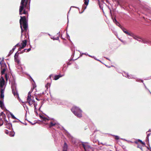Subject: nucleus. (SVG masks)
Returning <instances> with one entry per match:
<instances>
[{
  "label": "nucleus",
  "instance_id": "obj_1",
  "mask_svg": "<svg viewBox=\"0 0 151 151\" xmlns=\"http://www.w3.org/2000/svg\"><path fill=\"white\" fill-rule=\"evenodd\" d=\"M28 0H22L19 9L20 15L28 14V12L29 10V6L28 7L27 4Z\"/></svg>",
  "mask_w": 151,
  "mask_h": 151
},
{
  "label": "nucleus",
  "instance_id": "obj_2",
  "mask_svg": "<svg viewBox=\"0 0 151 151\" xmlns=\"http://www.w3.org/2000/svg\"><path fill=\"white\" fill-rule=\"evenodd\" d=\"M21 19H20V28L21 29V33L22 34L24 30L22 28V27L24 29V30L27 31L28 28L27 21L26 19V17L25 16H20ZM22 36V34L21 35V37Z\"/></svg>",
  "mask_w": 151,
  "mask_h": 151
},
{
  "label": "nucleus",
  "instance_id": "obj_3",
  "mask_svg": "<svg viewBox=\"0 0 151 151\" xmlns=\"http://www.w3.org/2000/svg\"><path fill=\"white\" fill-rule=\"evenodd\" d=\"M5 81L2 76L0 78V97L1 98H4V93L5 88L3 87L4 85Z\"/></svg>",
  "mask_w": 151,
  "mask_h": 151
},
{
  "label": "nucleus",
  "instance_id": "obj_4",
  "mask_svg": "<svg viewBox=\"0 0 151 151\" xmlns=\"http://www.w3.org/2000/svg\"><path fill=\"white\" fill-rule=\"evenodd\" d=\"M73 113L77 117L80 118L82 117V110L78 107L73 106L71 109Z\"/></svg>",
  "mask_w": 151,
  "mask_h": 151
},
{
  "label": "nucleus",
  "instance_id": "obj_5",
  "mask_svg": "<svg viewBox=\"0 0 151 151\" xmlns=\"http://www.w3.org/2000/svg\"><path fill=\"white\" fill-rule=\"evenodd\" d=\"M11 88L12 89V93L14 96L16 97H19V94L18 91L17 90V84L14 81L11 82Z\"/></svg>",
  "mask_w": 151,
  "mask_h": 151
},
{
  "label": "nucleus",
  "instance_id": "obj_6",
  "mask_svg": "<svg viewBox=\"0 0 151 151\" xmlns=\"http://www.w3.org/2000/svg\"><path fill=\"white\" fill-rule=\"evenodd\" d=\"M130 36L132 37L135 40H137L138 39L142 40L143 43L151 44V42L149 40L143 39L140 37L135 35L132 32H131V34Z\"/></svg>",
  "mask_w": 151,
  "mask_h": 151
},
{
  "label": "nucleus",
  "instance_id": "obj_7",
  "mask_svg": "<svg viewBox=\"0 0 151 151\" xmlns=\"http://www.w3.org/2000/svg\"><path fill=\"white\" fill-rule=\"evenodd\" d=\"M32 91H30L28 92L27 99V102L28 103L29 105L32 106V105L34 104L35 102V101L33 99L31 98V93Z\"/></svg>",
  "mask_w": 151,
  "mask_h": 151
},
{
  "label": "nucleus",
  "instance_id": "obj_8",
  "mask_svg": "<svg viewBox=\"0 0 151 151\" xmlns=\"http://www.w3.org/2000/svg\"><path fill=\"white\" fill-rule=\"evenodd\" d=\"M123 75L124 76H125L128 78H135V77L134 75H129L127 73H123Z\"/></svg>",
  "mask_w": 151,
  "mask_h": 151
},
{
  "label": "nucleus",
  "instance_id": "obj_9",
  "mask_svg": "<svg viewBox=\"0 0 151 151\" xmlns=\"http://www.w3.org/2000/svg\"><path fill=\"white\" fill-rule=\"evenodd\" d=\"M56 124H57L56 121L53 119H52V120H51L50 122V124L49 125V127H51L52 126H54Z\"/></svg>",
  "mask_w": 151,
  "mask_h": 151
},
{
  "label": "nucleus",
  "instance_id": "obj_10",
  "mask_svg": "<svg viewBox=\"0 0 151 151\" xmlns=\"http://www.w3.org/2000/svg\"><path fill=\"white\" fill-rule=\"evenodd\" d=\"M68 146L66 142H64L62 147V151H67Z\"/></svg>",
  "mask_w": 151,
  "mask_h": 151
},
{
  "label": "nucleus",
  "instance_id": "obj_11",
  "mask_svg": "<svg viewBox=\"0 0 151 151\" xmlns=\"http://www.w3.org/2000/svg\"><path fill=\"white\" fill-rule=\"evenodd\" d=\"M0 65H1V69H7L6 65L5 63L0 62Z\"/></svg>",
  "mask_w": 151,
  "mask_h": 151
},
{
  "label": "nucleus",
  "instance_id": "obj_12",
  "mask_svg": "<svg viewBox=\"0 0 151 151\" xmlns=\"http://www.w3.org/2000/svg\"><path fill=\"white\" fill-rule=\"evenodd\" d=\"M27 43V41L26 40H24L22 41V43L21 44V45H22V48H24V47L26 46Z\"/></svg>",
  "mask_w": 151,
  "mask_h": 151
},
{
  "label": "nucleus",
  "instance_id": "obj_13",
  "mask_svg": "<svg viewBox=\"0 0 151 151\" xmlns=\"http://www.w3.org/2000/svg\"><path fill=\"white\" fill-rule=\"evenodd\" d=\"M1 99H2L0 100V107L2 109H3L4 108V105L3 103V98H1Z\"/></svg>",
  "mask_w": 151,
  "mask_h": 151
},
{
  "label": "nucleus",
  "instance_id": "obj_14",
  "mask_svg": "<svg viewBox=\"0 0 151 151\" xmlns=\"http://www.w3.org/2000/svg\"><path fill=\"white\" fill-rule=\"evenodd\" d=\"M121 28L122 29L123 32L125 33L126 34H127V35H129V36L130 35V34H131V33L129 32L126 30V29L124 28L123 27H121Z\"/></svg>",
  "mask_w": 151,
  "mask_h": 151
},
{
  "label": "nucleus",
  "instance_id": "obj_15",
  "mask_svg": "<svg viewBox=\"0 0 151 151\" xmlns=\"http://www.w3.org/2000/svg\"><path fill=\"white\" fill-rule=\"evenodd\" d=\"M17 53H16L15 54L14 57V60L15 62L17 63L18 64L19 63V60L18 59V55H17Z\"/></svg>",
  "mask_w": 151,
  "mask_h": 151
},
{
  "label": "nucleus",
  "instance_id": "obj_16",
  "mask_svg": "<svg viewBox=\"0 0 151 151\" xmlns=\"http://www.w3.org/2000/svg\"><path fill=\"white\" fill-rule=\"evenodd\" d=\"M5 125L8 126L9 128H11L12 127V124L11 123H10L8 122H7L6 124H5Z\"/></svg>",
  "mask_w": 151,
  "mask_h": 151
},
{
  "label": "nucleus",
  "instance_id": "obj_17",
  "mask_svg": "<svg viewBox=\"0 0 151 151\" xmlns=\"http://www.w3.org/2000/svg\"><path fill=\"white\" fill-rule=\"evenodd\" d=\"M61 77L62 76H60L59 75H55L54 76V79L55 80H57Z\"/></svg>",
  "mask_w": 151,
  "mask_h": 151
},
{
  "label": "nucleus",
  "instance_id": "obj_18",
  "mask_svg": "<svg viewBox=\"0 0 151 151\" xmlns=\"http://www.w3.org/2000/svg\"><path fill=\"white\" fill-rule=\"evenodd\" d=\"M59 33H60V32H59L58 33H57V35H59V36H58L57 37H56V38H55L54 37H51V38L52 39H53L54 40H58L59 39Z\"/></svg>",
  "mask_w": 151,
  "mask_h": 151
},
{
  "label": "nucleus",
  "instance_id": "obj_19",
  "mask_svg": "<svg viewBox=\"0 0 151 151\" xmlns=\"http://www.w3.org/2000/svg\"><path fill=\"white\" fill-rule=\"evenodd\" d=\"M7 69H1V74L2 75H3L4 74L5 72Z\"/></svg>",
  "mask_w": 151,
  "mask_h": 151
},
{
  "label": "nucleus",
  "instance_id": "obj_20",
  "mask_svg": "<svg viewBox=\"0 0 151 151\" xmlns=\"http://www.w3.org/2000/svg\"><path fill=\"white\" fill-rule=\"evenodd\" d=\"M8 135L11 137H13L14 136V132L10 131Z\"/></svg>",
  "mask_w": 151,
  "mask_h": 151
},
{
  "label": "nucleus",
  "instance_id": "obj_21",
  "mask_svg": "<svg viewBox=\"0 0 151 151\" xmlns=\"http://www.w3.org/2000/svg\"><path fill=\"white\" fill-rule=\"evenodd\" d=\"M84 4L86 6L88 4L89 0H84Z\"/></svg>",
  "mask_w": 151,
  "mask_h": 151
},
{
  "label": "nucleus",
  "instance_id": "obj_22",
  "mask_svg": "<svg viewBox=\"0 0 151 151\" xmlns=\"http://www.w3.org/2000/svg\"><path fill=\"white\" fill-rule=\"evenodd\" d=\"M11 114V115L12 117V118H13V119H17V120H18L19 121H20L18 119H17L14 116V115L12 114Z\"/></svg>",
  "mask_w": 151,
  "mask_h": 151
},
{
  "label": "nucleus",
  "instance_id": "obj_23",
  "mask_svg": "<svg viewBox=\"0 0 151 151\" xmlns=\"http://www.w3.org/2000/svg\"><path fill=\"white\" fill-rule=\"evenodd\" d=\"M3 124V121L1 118H0V126Z\"/></svg>",
  "mask_w": 151,
  "mask_h": 151
},
{
  "label": "nucleus",
  "instance_id": "obj_24",
  "mask_svg": "<svg viewBox=\"0 0 151 151\" xmlns=\"http://www.w3.org/2000/svg\"><path fill=\"white\" fill-rule=\"evenodd\" d=\"M40 117L42 118V119L44 121H46V120H49V119H48L46 117H42L41 116H40Z\"/></svg>",
  "mask_w": 151,
  "mask_h": 151
},
{
  "label": "nucleus",
  "instance_id": "obj_25",
  "mask_svg": "<svg viewBox=\"0 0 151 151\" xmlns=\"http://www.w3.org/2000/svg\"><path fill=\"white\" fill-rule=\"evenodd\" d=\"M113 21L114 23H115V24H116V23H117V24H118L120 25V24L119 23V22L117 21L116 19L115 18L113 19Z\"/></svg>",
  "mask_w": 151,
  "mask_h": 151
},
{
  "label": "nucleus",
  "instance_id": "obj_26",
  "mask_svg": "<svg viewBox=\"0 0 151 151\" xmlns=\"http://www.w3.org/2000/svg\"><path fill=\"white\" fill-rule=\"evenodd\" d=\"M37 103H36L35 102L33 104V105H34V107L35 108V109H36V106H37Z\"/></svg>",
  "mask_w": 151,
  "mask_h": 151
},
{
  "label": "nucleus",
  "instance_id": "obj_27",
  "mask_svg": "<svg viewBox=\"0 0 151 151\" xmlns=\"http://www.w3.org/2000/svg\"><path fill=\"white\" fill-rule=\"evenodd\" d=\"M149 135H147L146 139V142L149 141Z\"/></svg>",
  "mask_w": 151,
  "mask_h": 151
},
{
  "label": "nucleus",
  "instance_id": "obj_28",
  "mask_svg": "<svg viewBox=\"0 0 151 151\" xmlns=\"http://www.w3.org/2000/svg\"><path fill=\"white\" fill-rule=\"evenodd\" d=\"M16 46H14L13 47V48H12V52H11V54H12V53L13 52V51H14V50L15 49V48H16Z\"/></svg>",
  "mask_w": 151,
  "mask_h": 151
},
{
  "label": "nucleus",
  "instance_id": "obj_29",
  "mask_svg": "<svg viewBox=\"0 0 151 151\" xmlns=\"http://www.w3.org/2000/svg\"><path fill=\"white\" fill-rule=\"evenodd\" d=\"M114 136L115 137V138L116 139H119V137L118 136L114 135Z\"/></svg>",
  "mask_w": 151,
  "mask_h": 151
},
{
  "label": "nucleus",
  "instance_id": "obj_30",
  "mask_svg": "<svg viewBox=\"0 0 151 151\" xmlns=\"http://www.w3.org/2000/svg\"><path fill=\"white\" fill-rule=\"evenodd\" d=\"M69 138L71 139L72 141H74V138H73V137L71 136L69 134Z\"/></svg>",
  "mask_w": 151,
  "mask_h": 151
},
{
  "label": "nucleus",
  "instance_id": "obj_31",
  "mask_svg": "<svg viewBox=\"0 0 151 151\" xmlns=\"http://www.w3.org/2000/svg\"><path fill=\"white\" fill-rule=\"evenodd\" d=\"M82 145H83V147L84 148V149L85 150H86V146L83 143Z\"/></svg>",
  "mask_w": 151,
  "mask_h": 151
},
{
  "label": "nucleus",
  "instance_id": "obj_32",
  "mask_svg": "<svg viewBox=\"0 0 151 151\" xmlns=\"http://www.w3.org/2000/svg\"><path fill=\"white\" fill-rule=\"evenodd\" d=\"M22 49H23V48H22V47L21 46L18 49V51L17 52V53L19 51H20Z\"/></svg>",
  "mask_w": 151,
  "mask_h": 151
},
{
  "label": "nucleus",
  "instance_id": "obj_33",
  "mask_svg": "<svg viewBox=\"0 0 151 151\" xmlns=\"http://www.w3.org/2000/svg\"><path fill=\"white\" fill-rule=\"evenodd\" d=\"M27 50V49H25L23 51H22L21 52H19L18 54L23 53L24 52H25L26 50Z\"/></svg>",
  "mask_w": 151,
  "mask_h": 151
},
{
  "label": "nucleus",
  "instance_id": "obj_34",
  "mask_svg": "<svg viewBox=\"0 0 151 151\" xmlns=\"http://www.w3.org/2000/svg\"><path fill=\"white\" fill-rule=\"evenodd\" d=\"M134 142H142V140H140V139H138V140H137V139H135V141H134Z\"/></svg>",
  "mask_w": 151,
  "mask_h": 151
},
{
  "label": "nucleus",
  "instance_id": "obj_35",
  "mask_svg": "<svg viewBox=\"0 0 151 151\" xmlns=\"http://www.w3.org/2000/svg\"><path fill=\"white\" fill-rule=\"evenodd\" d=\"M143 84L145 86V88L147 89L148 90L149 92L151 94V92H150V91L148 89V88H147V87H146V86H145V84H144V83H143Z\"/></svg>",
  "mask_w": 151,
  "mask_h": 151
},
{
  "label": "nucleus",
  "instance_id": "obj_36",
  "mask_svg": "<svg viewBox=\"0 0 151 151\" xmlns=\"http://www.w3.org/2000/svg\"><path fill=\"white\" fill-rule=\"evenodd\" d=\"M5 133L6 134H8L9 132L8 130H6L5 131Z\"/></svg>",
  "mask_w": 151,
  "mask_h": 151
},
{
  "label": "nucleus",
  "instance_id": "obj_37",
  "mask_svg": "<svg viewBox=\"0 0 151 151\" xmlns=\"http://www.w3.org/2000/svg\"><path fill=\"white\" fill-rule=\"evenodd\" d=\"M5 78L6 81H7L8 79H7V74H6L5 75Z\"/></svg>",
  "mask_w": 151,
  "mask_h": 151
},
{
  "label": "nucleus",
  "instance_id": "obj_38",
  "mask_svg": "<svg viewBox=\"0 0 151 151\" xmlns=\"http://www.w3.org/2000/svg\"><path fill=\"white\" fill-rule=\"evenodd\" d=\"M19 45L20 46H21V44H19V43H17V45H16L15 46H16V47L17 46Z\"/></svg>",
  "mask_w": 151,
  "mask_h": 151
},
{
  "label": "nucleus",
  "instance_id": "obj_39",
  "mask_svg": "<svg viewBox=\"0 0 151 151\" xmlns=\"http://www.w3.org/2000/svg\"><path fill=\"white\" fill-rule=\"evenodd\" d=\"M27 51H26V52H29V51H30L31 50V48H28V49H27Z\"/></svg>",
  "mask_w": 151,
  "mask_h": 151
},
{
  "label": "nucleus",
  "instance_id": "obj_40",
  "mask_svg": "<svg viewBox=\"0 0 151 151\" xmlns=\"http://www.w3.org/2000/svg\"><path fill=\"white\" fill-rule=\"evenodd\" d=\"M116 25H117V26H119L120 28H121L122 27H121V25H120L118 24H117V23H116Z\"/></svg>",
  "mask_w": 151,
  "mask_h": 151
},
{
  "label": "nucleus",
  "instance_id": "obj_41",
  "mask_svg": "<svg viewBox=\"0 0 151 151\" xmlns=\"http://www.w3.org/2000/svg\"><path fill=\"white\" fill-rule=\"evenodd\" d=\"M137 40L139 42H142V40H140L139 39H137Z\"/></svg>",
  "mask_w": 151,
  "mask_h": 151
},
{
  "label": "nucleus",
  "instance_id": "obj_42",
  "mask_svg": "<svg viewBox=\"0 0 151 151\" xmlns=\"http://www.w3.org/2000/svg\"><path fill=\"white\" fill-rule=\"evenodd\" d=\"M49 84L48 83H47L46 85H45V87H47H47L49 85Z\"/></svg>",
  "mask_w": 151,
  "mask_h": 151
},
{
  "label": "nucleus",
  "instance_id": "obj_43",
  "mask_svg": "<svg viewBox=\"0 0 151 151\" xmlns=\"http://www.w3.org/2000/svg\"><path fill=\"white\" fill-rule=\"evenodd\" d=\"M12 52V50H11L9 52V55H11L12 54H11V52Z\"/></svg>",
  "mask_w": 151,
  "mask_h": 151
},
{
  "label": "nucleus",
  "instance_id": "obj_44",
  "mask_svg": "<svg viewBox=\"0 0 151 151\" xmlns=\"http://www.w3.org/2000/svg\"><path fill=\"white\" fill-rule=\"evenodd\" d=\"M35 112L37 114V111L36 110V109H35Z\"/></svg>",
  "mask_w": 151,
  "mask_h": 151
},
{
  "label": "nucleus",
  "instance_id": "obj_45",
  "mask_svg": "<svg viewBox=\"0 0 151 151\" xmlns=\"http://www.w3.org/2000/svg\"><path fill=\"white\" fill-rule=\"evenodd\" d=\"M121 139L123 141H127V140H126L125 139Z\"/></svg>",
  "mask_w": 151,
  "mask_h": 151
},
{
  "label": "nucleus",
  "instance_id": "obj_46",
  "mask_svg": "<svg viewBox=\"0 0 151 151\" xmlns=\"http://www.w3.org/2000/svg\"><path fill=\"white\" fill-rule=\"evenodd\" d=\"M3 114H4L5 115V114H4V112H1V115H2Z\"/></svg>",
  "mask_w": 151,
  "mask_h": 151
},
{
  "label": "nucleus",
  "instance_id": "obj_47",
  "mask_svg": "<svg viewBox=\"0 0 151 151\" xmlns=\"http://www.w3.org/2000/svg\"><path fill=\"white\" fill-rule=\"evenodd\" d=\"M35 99H36V100H38V101H39V100H40V99H38L37 98V97H36Z\"/></svg>",
  "mask_w": 151,
  "mask_h": 151
},
{
  "label": "nucleus",
  "instance_id": "obj_48",
  "mask_svg": "<svg viewBox=\"0 0 151 151\" xmlns=\"http://www.w3.org/2000/svg\"><path fill=\"white\" fill-rule=\"evenodd\" d=\"M67 37L68 39L69 38H70V36L68 34H67Z\"/></svg>",
  "mask_w": 151,
  "mask_h": 151
},
{
  "label": "nucleus",
  "instance_id": "obj_49",
  "mask_svg": "<svg viewBox=\"0 0 151 151\" xmlns=\"http://www.w3.org/2000/svg\"><path fill=\"white\" fill-rule=\"evenodd\" d=\"M30 123L32 125H33L35 124V123H32L31 122H30Z\"/></svg>",
  "mask_w": 151,
  "mask_h": 151
},
{
  "label": "nucleus",
  "instance_id": "obj_50",
  "mask_svg": "<svg viewBox=\"0 0 151 151\" xmlns=\"http://www.w3.org/2000/svg\"><path fill=\"white\" fill-rule=\"evenodd\" d=\"M106 58L107 59V60H109V61H110V60L108 58Z\"/></svg>",
  "mask_w": 151,
  "mask_h": 151
},
{
  "label": "nucleus",
  "instance_id": "obj_51",
  "mask_svg": "<svg viewBox=\"0 0 151 151\" xmlns=\"http://www.w3.org/2000/svg\"><path fill=\"white\" fill-rule=\"evenodd\" d=\"M19 122V121L18 120V121H17V122ZM20 122H21L20 121ZM13 122H17L16 121H13Z\"/></svg>",
  "mask_w": 151,
  "mask_h": 151
},
{
  "label": "nucleus",
  "instance_id": "obj_52",
  "mask_svg": "<svg viewBox=\"0 0 151 151\" xmlns=\"http://www.w3.org/2000/svg\"><path fill=\"white\" fill-rule=\"evenodd\" d=\"M83 54H85V55H87V54H86V53H83Z\"/></svg>",
  "mask_w": 151,
  "mask_h": 151
},
{
  "label": "nucleus",
  "instance_id": "obj_53",
  "mask_svg": "<svg viewBox=\"0 0 151 151\" xmlns=\"http://www.w3.org/2000/svg\"><path fill=\"white\" fill-rule=\"evenodd\" d=\"M150 131H151V130L150 129L149 130L148 132H150Z\"/></svg>",
  "mask_w": 151,
  "mask_h": 151
},
{
  "label": "nucleus",
  "instance_id": "obj_54",
  "mask_svg": "<svg viewBox=\"0 0 151 151\" xmlns=\"http://www.w3.org/2000/svg\"><path fill=\"white\" fill-rule=\"evenodd\" d=\"M52 76V75H50L49 76L50 77V78H51V76Z\"/></svg>",
  "mask_w": 151,
  "mask_h": 151
},
{
  "label": "nucleus",
  "instance_id": "obj_55",
  "mask_svg": "<svg viewBox=\"0 0 151 151\" xmlns=\"http://www.w3.org/2000/svg\"><path fill=\"white\" fill-rule=\"evenodd\" d=\"M89 56H90V57H92V56H91V55H89Z\"/></svg>",
  "mask_w": 151,
  "mask_h": 151
},
{
  "label": "nucleus",
  "instance_id": "obj_56",
  "mask_svg": "<svg viewBox=\"0 0 151 151\" xmlns=\"http://www.w3.org/2000/svg\"><path fill=\"white\" fill-rule=\"evenodd\" d=\"M24 124L25 125H27V124L26 123H25Z\"/></svg>",
  "mask_w": 151,
  "mask_h": 151
},
{
  "label": "nucleus",
  "instance_id": "obj_57",
  "mask_svg": "<svg viewBox=\"0 0 151 151\" xmlns=\"http://www.w3.org/2000/svg\"><path fill=\"white\" fill-rule=\"evenodd\" d=\"M147 135H148L149 136H150V134H148Z\"/></svg>",
  "mask_w": 151,
  "mask_h": 151
},
{
  "label": "nucleus",
  "instance_id": "obj_58",
  "mask_svg": "<svg viewBox=\"0 0 151 151\" xmlns=\"http://www.w3.org/2000/svg\"><path fill=\"white\" fill-rule=\"evenodd\" d=\"M21 102L22 103H24L25 102H23L22 101H21Z\"/></svg>",
  "mask_w": 151,
  "mask_h": 151
},
{
  "label": "nucleus",
  "instance_id": "obj_59",
  "mask_svg": "<svg viewBox=\"0 0 151 151\" xmlns=\"http://www.w3.org/2000/svg\"><path fill=\"white\" fill-rule=\"evenodd\" d=\"M86 8V6L85 7V9H84V10H85Z\"/></svg>",
  "mask_w": 151,
  "mask_h": 151
},
{
  "label": "nucleus",
  "instance_id": "obj_60",
  "mask_svg": "<svg viewBox=\"0 0 151 151\" xmlns=\"http://www.w3.org/2000/svg\"><path fill=\"white\" fill-rule=\"evenodd\" d=\"M89 148H90V147L89 146H87Z\"/></svg>",
  "mask_w": 151,
  "mask_h": 151
},
{
  "label": "nucleus",
  "instance_id": "obj_61",
  "mask_svg": "<svg viewBox=\"0 0 151 151\" xmlns=\"http://www.w3.org/2000/svg\"><path fill=\"white\" fill-rule=\"evenodd\" d=\"M141 81H142V82H143V80H142Z\"/></svg>",
  "mask_w": 151,
  "mask_h": 151
},
{
  "label": "nucleus",
  "instance_id": "obj_62",
  "mask_svg": "<svg viewBox=\"0 0 151 151\" xmlns=\"http://www.w3.org/2000/svg\"><path fill=\"white\" fill-rule=\"evenodd\" d=\"M116 0H112L113 1H116Z\"/></svg>",
  "mask_w": 151,
  "mask_h": 151
},
{
  "label": "nucleus",
  "instance_id": "obj_63",
  "mask_svg": "<svg viewBox=\"0 0 151 151\" xmlns=\"http://www.w3.org/2000/svg\"><path fill=\"white\" fill-rule=\"evenodd\" d=\"M101 144H103V143H101Z\"/></svg>",
  "mask_w": 151,
  "mask_h": 151
},
{
  "label": "nucleus",
  "instance_id": "obj_64",
  "mask_svg": "<svg viewBox=\"0 0 151 151\" xmlns=\"http://www.w3.org/2000/svg\"><path fill=\"white\" fill-rule=\"evenodd\" d=\"M24 105H25V106H26V104H24Z\"/></svg>",
  "mask_w": 151,
  "mask_h": 151
}]
</instances>
